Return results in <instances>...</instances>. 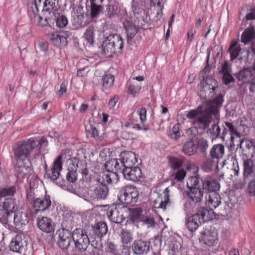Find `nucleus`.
I'll use <instances>...</instances> for the list:
<instances>
[{"mask_svg": "<svg viewBox=\"0 0 255 255\" xmlns=\"http://www.w3.org/2000/svg\"><path fill=\"white\" fill-rule=\"evenodd\" d=\"M48 145L45 137L42 136L39 139L31 137L25 140L17 142L13 147L15 156L19 159H44V154L41 149Z\"/></svg>", "mask_w": 255, "mask_h": 255, "instance_id": "1", "label": "nucleus"}, {"mask_svg": "<svg viewBox=\"0 0 255 255\" xmlns=\"http://www.w3.org/2000/svg\"><path fill=\"white\" fill-rule=\"evenodd\" d=\"M123 48V39L117 34H110L103 42V52L107 57H111L116 53H121Z\"/></svg>", "mask_w": 255, "mask_h": 255, "instance_id": "2", "label": "nucleus"}, {"mask_svg": "<svg viewBox=\"0 0 255 255\" xmlns=\"http://www.w3.org/2000/svg\"><path fill=\"white\" fill-rule=\"evenodd\" d=\"M206 204L209 208L215 209L219 208V213L223 215L227 214L232 208L226 201L222 204L221 197L217 192H209L208 195L206 196Z\"/></svg>", "mask_w": 255, "mask_h": 255, "instance_id": "3", "label": "nucleus"}, {"mask_svg": "<svg viewBox=\"0 0 255 255\" xmlns=\"http://www.w3.org/2000/svg\"><path fill=\"white\" fill-rule=\"evenodd\" d=\"M34 4L37 12L41 10L42 13L56 17L60 14V7L56 0H34Z\"/></svg>", "mask_w": 255, "mask_h": 255, "instance_id": "4", "label": "nucleus"}, {"mask_svg": "<svg viewBox=\"0 0 255 255\" xmlns=\"http://www.w3.org/2000/svg\"><path fill=\"white\" fill-rule=\"evenodd\" d=\"M137 160L132 163V160H121V166L124 167L123 174L127 179L134 182L138 181L142 176L140 168L136 165Z\"/></svg>", "mask_w": 255, "mask_h": 255, "instance_id": "5", "label": "nucleus"}, {"mask_svg": "<svg viewBox=\"0 0 255 255\" xmlns=\"http://www.w3.org/2000/svg\"><path fill=\"white\" fill-rule=\"evenodd\" d=\"M210 71L208 66H206L202 71V74L204 79L206 76V84L203 86L202 89L199 92L200 96L202 99L207 100L212 98L215 93L216 89L218 87V82L214 78L212 77H208L207 73Z\"/></svg>", "mask_w": 255, "mask_h": 255, "instance_id": "6", "label": "nucleus"}, {"mask_svg": "<svg viewBox=\"0 0 255 255\" xmlns=\"http://www.w3.org/2000/svg\"><path fill=\"white\" fill-rule=\"evenodd\" d=\"M72 239L76 249L81 252L86 251L90 243L86 231L81 228H76L73 231Z\"/></svg>", "mask_w": 255, "mask_h": 255, "instance_id": "7", "label": "nucleus"}, {"mask_svg": "<svg viewBox=\"0 0 255 255\" xmlns=\"http://www.w3.org/2000/svg\"><path fill=\"white\" fill-rule=\"evenodd\" d=\"M215 111L216 110L211 108H205L204 110H202L199 116L193 121L195 127L202 130L207 128L212 121V116H214L212 112Z\"/></svg>", "mask_w": 255, "mask_h": 255, "instance_id": "8", "label": "nucleus"}, {"mask_svg": "<svg viewBox=\"0 0 255 255\" xmlns=\"http://www.w3.org/2000/svg\"><path fill=\"white\" fill-rule=\"evenodd\" d=\"M120 16L121 21L123 23V26L126 30L128 41L129 42L137 33L138 26L128 19V14L126 9H122L120 11Z\"/></svg>", "mask_w": 255, "mask_h": 255, "instance_id": "9", "label": "nucleus"}, {"mask_svg": "<svg viewBox=\"0 0 255 255\" xmlns=\"http://www.w3.org/2000/svg\"><path fill=\"white\" fill-rule=\"evenodd\" d=\"M15 203L13 200L5 201L3 203L2 208L0 209V222L6 224L11 222L13 218Z\"/></svg>", "mask_w": 255, "mask_h": 255, "instance_id": "10", "label": "nucleus"}, {"mask_svg": "<svg viewBox=\"0 0 255 255\" xmlns=\"http://www.w3.org/2000/svg\"><path fill=\"white\" fill-rule=\"evenodd\" d=\"M240 81L243 83H249V89L250 92L255 91V74H253L252 70L250 68H245L240 71L237 76Z\"/></svg>", "mask_w": 255, "mask_h": 255, "instance_id": "11", "label": "nucleus"}, {"mask_svg": "<svg viewBox=\"0 0 255 255\" xmlns=\"http://www.w3.org/2000/svg\"><path fill=\"white\" fill-rule=\"evenodd\" d=\"M87 194L91 200L104 199L108 194V189L106 185L99 183L90 187L88 190Z\"/></svg>", "mask_w": 255, "mask_h": 255, "instance_id": "12", "label": "nucleus"}, {"mask_svg": "<svg viewBox=\"0 0 255 255\" xmlns=\"http://www.w3.org/2000/svg\"><path fill=\"white\" fill-rule=\"evenodd\" d=\"M132 11L130 13L129 16H128V19L137 26L142 27L144 25V11L143 8L136 5L135 3H132Z\"/></svg>", "mask_w": 255, "mask_h": 255, "instance_id": "13", "label": "nucleus"}, {"mask_svg": "<svg viewBox=\"0 0 255 255\" xmlns=\"http://www.w3.org/2000/svg\"><path fill=\"white\" fill-rule=\"evenodd\" d=\"M68 31H61L52 32L49 35L51 43L57 47L65 46L67 44V38L69 37Z\"/></svg>", "mask_w": 255, "mask_h": 255, "instance_id": "14", "label": "nucleus"}, {"mask_svg": "<svg viewBox=\"0 0 255 255\" xmlns=\"http://www.w3.org/2000/svg\"><path fill=\"white\" fill-rule=\"evenodd\" d=\"M134 254L138 255H145L150 251V243L147 241L137 239L133 241L131 246Z\"/></svg>", "mask_w": 255, "mask_h": 255, "instance_id": "15", "label": "nucleus"}, {"mask_svg": "<svg viewBox=\"0 0 255 255\" xmlns=\"http://www.w3.org/2000/svg\"><path fill=\"white\" fill-rule=\"evenodd\" d=\"M51 205V201L49 196L36 198L33 208L36 212H44L49 209Z\"/></svg>", "mask_w": 255, "mask_h": 255, "instance_id": "16", "label": "nucleus"}, {"mask_svg": "<svg viewBox=\"0 0 255 255\" xmlns=\"http://www.w3.org/2000/svg\"><path fill=\"white\" fill-rule=\"evenodd\" d=\"M201 240L208 246H213L217 244L218 234L215 230L206 229L201 233Z\"/></svg>", "mask_w": 255, "mask_h": 255, "instance_id": "17", "label": "nucleus"}, {"mask_svg": "<svg viewBox=\"0 0 255 255\" xmlns=\"http://www.w3.org/2000/svg\"><path fill=\"white\" fill-rule=\"evenodd\" d=\"M58 244L62 250H66L69 247L72 242V233L68 230H61L59 232Z\"/></svg>", "mask_w": 255, "mask_h": 255, "instance_id": "18", "label": "nucleus"}, {"mask_svg": "<svg viewBox=\"0 0 255 255\" xmlns=\"http://www.w3.org/2000/svg\"><path fill=\"white\" fill-rule=\"evenodd\" d=\"M125 212L126 209L124 208L115 207L110 210L108 216L112 222L120 224L125 219Z\"/></svg>", "mask_w": 255, "mask_h": 255, "instance_id": "19", "label": "nucleus"}, {"mask_svg": "<svg viewBox=\"0 0 255 255\" xmlns=\"http://www.w3.org/2000/svg\"><path fill=\"white\" fill-rule=\"evenodd\" d=\"M119 178L116 172H102L100 174L97 178V181L100 184L105 185L117 183Z\"/></svg>", "mask_w": 255, "mask_h": 255, "instance_id": "20", "label": "nucleus"}, {"mask_svg": "<svg viewBox=\"0 0 255 255\" xmlns=\"http://www.w3.org/2000/svg\"><path fill=\"white\" fill-rule=\"evenodd\" d=\"M33 13L34 14V20L36 22L37 24L41 26H45L47 25H49L51 23H52L55 21L56 17L52 16L51 15H48L45 13H43V17L38 14L36 10H33Z\"/></svg>", "mask_w": 255, "mask_h": 255, "instance_id": "21", "label": "nucleus"}, {"mask_svg": "<svg viewBox=\"0 0 255 255\" xmlns=\"http://www.w3.org/2000/svg\"><path fill=\"white\" fill-rule=\"evenodd\" d=\"M79 152H83V149L76 150L72 148H67L62 150L56 159H81L82 157L78 156Z\"/></svg>", "mask_w": 255, "mask_h": 255, "instance_id": "22", "label": "nucleus"}, {"mask_svg": "<svg viewBox=\"0 0 255 255\" xmlns=\"http://www.w3.org/2000/svg\"><path fill=\"white\" fill-rule=\"evenodd\" d=\"M202 223H203L201 222L199 214H197V213L191 216L187 217L185 220L186 227L191 232L196 231Z\"/></svg>", "mask_w": 255, "mask_h": 255, "instance_id": "23", "label": "nucleus"}, {"mask_svg": "<svg viewBox=\"0 0 255 255\" xmlns=\"http://www.w3.org/2000/svg\"><path fill=\"white\" fill-rule=\"evenodd\" d=\"M225 126H223V128L227 129V132L228 130L230 132V143H226L227 145L230 146H235V139L236 138H240V133L237 131L236 128L233 125V124L230 122H225Z\"/></svg>", "mask_w": 255, "mask_h": 255, "instance_id": "24", "label": "nucleus"}, {"mask_svg": "<svg viewBox=\"0 0 255 255\" xmlns=\"http://www.w3.org/2000/svg\"><path fill=\"white\" fill-rule=\"evenodd\" d=\"M37 223L40 230L46 233L54 231V225L51 219L43 217L37 220Z\"/></svg>", "mask_w": 255, "mask_h": 255, "instance_id": "25", "label": "nucleus"}, {"mask_svg": "<svg viewBox=\"0 0 255 255\" xmlns=\"http://www.w3.org/2000/svg\"><path fill=\"white\" fill-rule=\"evenodd\" d=\"M62 168L61 160H54L51 169L47 172V176L51 180H56Z\"/></svg>", "mask_w": 255, "mask_h": 255, "instance_id": "26", "label": "nucleus"}, {"mask_svg": "<svg viewBox=\"0 0 255 255\" xmlns=\"http://www.w3.org/2000/svg\"><path fill=\"white\" fill-rule=\"evenodd\" d=\"M62 168L61 160H54L51 169L47 172V176L51 180H56Z\"/></svg>", "mask_w": 255, "mask_h": 255, "instance_id": "27", "label": "nucleus"}, {"mask_svg": "<svg viewBox=\"0 0 255 255\" xmlns=\"http://www.w3.org/2000/svg\"><path fill=\"white\" fill-rule=\"evenodd\" d=\"M221 128L218 124H214L211 128L208 129V132L210 134L212 139L220 138L223 141H225V136L227 134V129L224 128L223 132H221Z\"/></svg>", "mask_w": 255, "mask_h": 255, "instance_id": "28", "label": "nucleus"}, {"mask_svg": "<svg viewBox=\"0 0 255 255\" xmlns=\"http://www.w3.org/2000/svg\"><path fill=\"white\" fill-rule=\"evenodd\" d=\"M169 192V190L168 188H166L164 191V200H163L160 198L156 200L153 203V206L154 208H161L163 210H165L167 208L170 207L171 204L170 203Z\"/></svg>", "mask_w": 255, "mask_h": 255, "instance_id": "29", "label": "nucleus"}, {"mask_svg": "<svg viewBox=\"0 0 255 255\" xmlns=\"http://www.w3.org/2000/svg\"><path fill=\"white\" fill-rule=\"evenodd\" d=\"M189 198L195 203L202 202L204 197V189L192 188L187 193Z\"/></svg>", "mask_w": 255, "mask_h": 255, "instance_id": "30", "label": "nucleus"}, {"mask_svg": "<svg viewBox=\"0 0 255 255\" xmlns=\"http://www.w3.org/2000/svg\"><path fill=\"white\" fill-rule=\"evenodd\" d=\"M240 148L242 149L243 153L247 157V159H251L250 155L254 150V143L250 139H244L240 142Z\"/></svg>", "mask_w": 255, "mask_h": 255, "instance_id": "31", "label": "nucleus"}, {"mask_svg": "<svg viewBox=\"0 0 255 255\" xmlns=\"http://www.w3.org/2000/svg\"><path fill=\"white\" fill-rule=\"evenodd\" d=\"M9 247L10 250L13 252L20 253L23 248L22 236L20 235H15L11 240Z\"/></svg>", "mask_w": 255, "mask_h": 255, "instance_id": "32", "label": "nucleus"}, {"mask_svg": "<svg viewBox=\"0 0 255 255\" xmlns=\"http://www.w3.org/2000/svg\"><path fill=\"white\" fill-rule=\"evenodd\" d=\"M255 38V26L250 24L242 33L241 37V41L245 44H247Z\"/></svg>", "mask_w": 255, "mask_h": 255, "instance_id": "33", "label": "nucleus"}, {"mask_svg": "<svg viewBox=\"0 0 255 255\" xmlns=\"http://www.w3.org/2000/svg\"><path fill=\"white\" fill-rule=\"evenodd\" d=\"M13 222L18 228L25 225L28 222V218L27 214L21 211H17L13 215Z\"/></svg>", "mask_w": 255, "mask_h": 255, "instance_id": "34", "label": "nucleus"}, {"mask_svg": "<svg viewBox=\"0 0 255 255\" xmlns=\"http://www.w3.org/2000/svg\"><path fill=\"white\" fill-rule=\"evenodd\" d=\"M242 49L238 40L233 39L231 42L227 52L230 55V60L233 61L239 56Z\"/></svg>", "mask_w": 255, "mask_h": 255, "instance_id": "35", "label": "nucleus"}, {"mask_svg": "<svg viewBox=\"0 0 255 255\" xmlns=\"http://www.w3.org/2000/svg\"><path fill=\"white\" fill-rule=\"evenodd\" d=\"M224 102L223 96L221 94L219 95L214 99L211 100L208 102V107L206 108H211L216 111L212 112L216 116L219 113V108L222 106Z\"/></svg>", "mask_w": 255, "mask_h": 255, "instance_id": "36", "label": "nucleus"}, {"mask_svg": "<svg viewBox=\"0 0 255 255\" xmlns=\"http://www.w3.org/2000/svg\"><path fill=\"white\" fill-rule=\"evenodd\" d=\"M93 230L95 236L101 238L107 234L108 228L106 223L100 222L94 225Z\"/></svg>", "mask_w": 255, "mask_h": 255, "instance_id": "37", "label": "nucleus"}, {"mask_svg": "<svg viewBox=\"0 0 255 255\" xmlns=\"http://www.w3.org/2000/svg\"><path fill=\"white\" fill-rule=\"evenodd\" d=\"M225 153V147L222 144H214L210 150V155L213 159H220Z\"/></svg>", "mask_w": 255, "mask_h": 255, "instance_id": "38", "label": "nucleus"}, {"mask_svg": "<svg viewBox=\"0 0 255 255\" xmlns=\"http://www.w3.org/2000/svg\"><path fill=\"white\" fill-rule=\"evenodd\" d=\"M244 177L245 180L247 178L255 176L254 171L255 170V164L253 163V160H244Z\"/></svg>", "mask_w": 255, "mask_h": 255, "instance_id": "39", "label": "nucleus"}, {"mask_svg": "<svg viewBox=\"0 0 255 255\" xmlns=\"http://www.w3.org/2000/svg\"><path fill=\"white\" fill-rule=\"evenodd\" d=\"M214 209H210L202 208L198 211L197 214L201 219V222L203 223L206 221L212 220L215 217Z\"/></svg>", "mask_w": 255, "mask_h": 255, "instance_id": "40", "label": "nucleus"}, {"mask_svg": "<svg viewBox=\"0 0 255 255\" xmlns=\"http://www.w3.org/2000/svg\"><path fill=\"white\" fill-rule=\"evenodd\" d=\"M128 193V188L127 186L123 187L120 190V193L118 195V199L119 201L126 205H133L132 200L130 198V196Z\"/></svg>", "mask_w": 255, "mask_h": 255, "instance_id": "41", "label": "nucleus"}, {"mask_svg": "<svg viewBox=\"0 0 255 255\" xmlns=\"http://www.w3.org/2000/svg\"><path fill=\"white\" fill-rule=\"evenodd\" d=\"M15 192V189L13 186L7 188H0V199H4L6 201L12 200L11 197Z\"/></svg>", "mask_w": 255, "mask_h": 255, "instance_id": "42", "label": "nucleus"}, {"mask_svg": "<svg viewBox=\"0 0 255 255\" xmlns=\"http://www.w3.org/2000/svg\"><path fill=\"white\" fill-rule=\"evenodd\" d=\"M203 189L208 190L209 192H217L220 189V184L215 179L208 180L203 182Z\"/></svg>", "mask_w": 255, "mask_h": 255, "instance_id": "43", "label": "nucleus"}, {"mask_svg": "<svg viewBox=\"0 0 255 255\" xmlns=\"http://www.w3.org/2000/svg\"><path fill=\"white\" fill-rule=\"evenodd\" d=\"M72 166L71 168L79 172L82 171L84 174H87L86 160H71Z\"/></svg>", "mask_w": 255, "mask_h": 255, "instance_id": "44", "label": "nucleus"}, {"mask_svg": "<svg viewBox=\"0 0 255 255\" xmlns=\"http://www.w3.org/2000/svg\"><path fill=\"white\" fill-rule=\"evenodd\" d=\"M197 148V145L193 141H189L184 144L182 150L185 154L191 155L195 153Z\"/></svg>", "mask_w": 255, "mask_h": 255, "instance_id": "45", "label": "nucleus"}, {"mask_svg": "<svg viewBox=\"0 0 255 255\" xmlns=\"http://www.w3.org/2000/svg\"><path fill=\"white\" fill-rule=\"evenodd\" d=\"M118 14V6L116 2H110L106 5V15L112 18Z\"/></svg>", "mask_w": 255, "mask_h": 255, "instance_id": "46", "label": "nucleus"}, {"mask_svg": "<svg viewBox=\"0 0 255 255\" xmlns=\"http://www.w3.org/2000/svg\"><path fill=\"white\" fill-rule=\"evenodd\" d=\"M94 0H91V12L90 17L93 19L97 18L99 14L103 9V6L101 4H94Z\"/></svg>", "mask_w": 255, "mask_h": 255, "instance_id": "47", "label": "nucleus"}, {"mask_svg": "<svg viewBox=\"0 0 255 255\" xmlns=\"http://www.w3.org/2000/svg\"><path fill=\"white\" fill-rule=\"evenodd\" d=\"M95 27L93 25L88 26L84 34V37L90 44L93 43L95 38Z\"/></svg>", "mask_w": 255, "mask_h": 255, "instance_id": "48", "label": "nucleus"}, {"mask_svg": "<svg viewBox=\"0 0 255 255\" xmlns=\"http://www.w3.org/2000/svg\"><path fill=\"white\" fill-rule=\"evenodd\" d=\"M120 236L124 245L128 244L133 239L131 233L129 231L125 229H122Z\"/></svg>", "mask_w": 255, "mask_h": 255, "instance_id": "49", "label": "nucleus"}, {"mask_svg": "<svg viewBox=\"0 0 255 255\" xmlns=\"http://www.w3.org/2000/svg\"><path fill=\"white\" fill-rule=\"evenodd\" d=\"M141 89V84L136 82H131L128 86V93L133 97H135L138 94Z\"/></svg>", "mask_w": 255, "mask_h": 255, "instance_id": "50", "label": "nucleus"}, {"mask_svg": "<svg viewBox=\"0 0 255 255\" xmlns=\"http://www.w3.org/2000/svg\"><path fill=\"white\" fill-rule=\"evenodd\" d=\"M103 87L105 89H108L111 88L115 80V77L110 74H105L102 78Z\"/></svg>", "mask_w": 255, "mask_h": 255, "instance_id": "51", "label": "nucleus"}, {"mask_svg": "<svg viewBox=\"0 0 255 255\" xmlns=\"http://www.w3.org/2000/svg\"><path fill=\"white\" fill-rule=\"evenodd\" d=\"M128 193L130 195V198L132 200V204H134L136 202L138 196L137 190L133 186L127 185Z\"/></svg>", "mask_w": 255, "mask_h": 255, "instance_id": "52", "label": "nucleus"}, {"mask_svg": "<svg viewBox=\"0 0 255 255\" xmlns=\"http://www.w3.org/2000/svg\"><path fill=\"white\" fill-rule=\"evenodd\" d=\"M227 160H206V164L209 165L210 166L208 168V170H211L213 169L214 168H216L219 169V164L222 165V167H224L226 165L225 162Z\"/></svg>", "mask_w": 255, "mask_h": 255, "instance_id": "53", "label": "nucleus"}, {"mask_svg": "<svg viewBox=\"0 0 255 255\" xmlns=\"http://www.w3.org/2000/svg\"><path fill=\"white\" fill-rule=\"evenodd\" d=\"M181 126L179 124H175L170 131V136L172 139H178L180 137Z\"/></svg>", "mask_w": 255, "mask_h": 255, "instance_id": "54", "label": "nucleus"}, {"mask_svg": "<svg viewBox=\"0 0 255 255\" xmlns=\"http://www.w3.org/2000/svg\"><path fill=\"white\" fill-rule=\"evenodd\" d=\"M59 15H56L55 19L56 25L59 28L65 27L68 24V20L65 15H62L58 17Z\"/></svg>", "mask_w": 255, "mask_h": 255, "instance_id": "55", "label": "nucleus"}, {"mask_svg": "<svg viewBox=\"0 0 255 255\" xmlns=\"http://www.w3.org/2000/svg\"><path fill=\"white\" fill-rule=\"evenodd\" d=\"M142 210L140 208H134L131 209L130 214L131 218L133 221L140 220L142 219L140 217Z\"/></svg>", "mask_w": 255, "mask_h": 255, "instance_id": "56", "label": "nucleus"}, {"mask_svg": "<svg viewBox=\"0 0 255 255\" xmlns=\"http://www.w3.org/2000/svg\"><path fill=\"white\" fill-rule=\"evenodd\" d=\"M67 180L71 183H74L77 180V171L71 169L66 175Z\"/></svg>", "mask_w": 255, "mask_h": 255, "instance_id": "57", "label": "nucleus"}, {"mask_svg": "<svg viewBox=\"0 0 255 255\" xmlns=\"http://www.w3.org/2000/svg\"><path fill=\"white\" fill-rule=\"evenodd\" d=\"M202 108L198 107L197 109L189 111L186 115L187 118L189 119H194L195 120L199 116Z\"/></svg>", "mask_w": 255, "mask_h": 255, "instance_id": "58", "label": "nucleus"}, {"mask_svg": "<svg viewBox=\"0 0 255 255\" xmlns=\"http://www.w3.org/2000/svg\"><path fill=\"white\" fill-rule=\"evenodd\" d=\"M120 159H137L134 153L129 151H125L121 153Z\"/></svg>", "mask_w": 255, "mask_h": 255, "instance_id": "59", "label": "nucleus"}, {"mask_svg": "<svg viewBox=\"0 0 255 255\" xmlns=\"http://www.w3.org/2000/svg\"><path fill=\"white\" fill-rule=\"evenodd\" d=\"M199 183V180L196 177H191L187 182V185L190 190L192 188H198L197 186Z\"/></svg>", "mask_w": 255, "mask_h": 255, "instance_id": "60", "label": "nucleus"}, {"mask_svg": "<svg viewBox=\"0 0 255 255\" xmlns=\"http://www.w3.org/2000/svg\"><path fill=\"white\" fill-rule=\"evenodd\" d=\"M248 178L251 180L248 185V191L250 195L255 196V176Z\"/></svg>", "mask_w": 255, "mask_h": 255, "instance_id": "61", "label": "nucleus"}, {"mask_svg": "<svg viewBox=\"0 0 255 255\" xmlns=\"http://www.w3.org/2000/svg\"><path fill=\"white\" fill-rule=\"evenodd\" d=\"M62 230H68L71 231L74 227V225L72 220H65L62 223Z\"/></svg>", "mask_w": 255, "mask_h": 255, "instance_id": "62", "label": "nucleus"}, {"mask_svg": "<svg viewBox=\"0 0 255 255\" xmlns=\"http://www.w3.org/2000/svg\"><path fill=\"white\" fill-rule=\"evenodd\" d=\"M26 199L29 204H31L32 206L33 205L36 199V198L35 197L33 190L30 189L27 191Z\"/></svg>", "mask_w": 255, "mask_h": 255, "instance_id": "63", "label": "nucleus"}, {"mask_svg": "<svg viewBox=\"0 0 255 255\" xmlns=\"http://www.w3.org/2000/svg\"><path fill=\"white\" fill-rule=\"evenodd\" d=\"M208 147V141L204 138H201L198 140V147L201 151L204 153Z\"/></svg>", "mask_w": 255, "mask_h": 255, "instance_id": "64", "label": "nucleus"}]
</instances>
